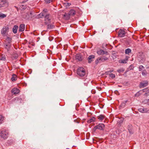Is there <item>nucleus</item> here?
Instances as JSON below:
<instances>
[{
    "label": "nucleus",
    "instance_id": "nucleus-1",
    "mask_svg": "<svg viewBox=\"0 0 149 149\" xmlns=\"http://www.w3.org/2000/svg\"><path fill=\"white\" fill-rule=\"evenodd\" d=\"M38 17L41 18L44 17L45 22L46 24L50 23L52 19V16L48 13L47 10L46 9H44L42 12L38 15Z\"/></svg>",
    "mask_w": 149,
    "mask_h": 149
},
{
    "label": "nucleus",
    "instance_id": "nucleus-2",
    "mask_svg": "<svg viewBox=\"0 0 149 149\" xmlns=\"http://www.w3.org/2000/svg\"><path fill=\"white\" fill-rule=\"evenodd\" d=\"M77 73L80 77H83L86 74L85 70L82 67H79L77 70Z\"/></svg>",
    "mask_w": 149,
    "mask_h": 149
},
{
    "label": "nucleus",
    "instance_id": "nucleus-3",
    "mask_svg": "<svg viewBox=\"0 0 149 149\" xmlns=\"http://www.w3.org/2000/svg\"><path fill=\"white\" fill-rule=\"evenodd\" d=\"M138 59L141 63H143L145 60V57L143 53H139L138 55Z\"/></svg>",
    "mask_w": 149,
    "mask_h": 149
},
{
    "label": "nucleus",
    "instance_id": "nucleus-4",
    "mask_svg": "<svg viewBox=\"0 0 149 149\" xmlns=\"http://www.w3.org/2000/svg\"><path fill=\"white\" fill-rule=\"evenodd\" d=\"M8 135V132L5 130L1 131L0 133V136L4 139H6L7 138Z\"/></svg>",
    "mask_w": 149,
    "mask_h": 149
},
{
    "label": "nucleus",
    "instance_id": "nucleus-5",
    "mask_svg": "<svg viewBox=\"0 0 149 149\" xmlns=\"http://www.w3.org/2000/svg\"><path fill=\"white\" fill-rule=\"evenodd\" d=\"M104 125L103 124L100 123L95 127L94 128V129L95 130L97 129L102 130L104 129Z\"/></svg>",
    "mask_w": 149,
    "mask_h": 149
},
{
    "label": "nucleus",
    "instance_id": "nucleus-6",
    "mask_svg": "<svg viewBox=\"0 0 149 149\" xmlns=\"http://www.w3.org/2000/svg\"><path fill=\"white\" fill-rule=\"evenodd\" d=\"M97 53L99 55H103L104 54H107L108 53L106 51H104L101 49H99L97 51Z\"/></svg>",
    "mask_w": 149,
    "mask_h": 149
},
{
    "label": "nucleus",
    "instance_id": "nucleus-7",
    "mask_svg": "<svg viewBox=\"0 0 149 149\" xmlns=\"http://www.w3.org/2000/svg\"><path fill=\"white\" fill-rule=\"evenodd\" d=\"M31 13L28 12L23 15V17L26 19H29L31 16Z\"/></svg>",
    "mask_w": 149,
    "mask_h": 149
},
{
    "label": "nucleus",
    "instance_id": "nucleus-8",
    "mask_svg": "<svg viewBox=\"0 0 149 149\" xmlns=\"http://www.w3.org/2000/svg\"><path fill=\"white\" fill-rule=\"evenodd\" d=\"M125 32L122 29H120L118 32V35L119 36L122 37L125 36Z\"/></svg>",
    "mask_w": 149,
    "mask_h": 149
},
{
    "label": "nucleus",
    "instance_id": "nucleus-9",
    "mask_svg": "<svg viewBox=\"0 0 149 149\" xmlns=\"http://www.w3.org/2000/svg\"><path fill=\"white\" fill-rule=\"evenodd\" d=\"M8 27H4L2 29L1 31V33L4 36L6 33L8 32Z\"/></svg>",
    "mask_w": 149,
    "mask_h": 149
},
{
    "label": "nucleus",
    "instance_id": "nucleus-10",
    "mask_svg": "<svg viewBox=\"0 0 149 149\" xmlns=\"http://www.w3.org/2000/svg\"><path fill=\"white\" fill-rule=\"evenodd\" d=\"M138 111L141 113H149V109L148 110L147 108H140L138 109Z\"/></svg>",
    "mask_w": 149,
    "mask_h": 149
},
{
    "label": "nucleus",
    "instance_id": "nucleus-11",
    "mask_svg": "<svg viewBox=\"0 0 149 149\" xmlns=\"http://www.w3.org/2000/svg\"><path fill=\"white\" fill-rule=\"evenodd\" d=\"M148 85V81H143L140 83V86L141 87H144Z\"/></svg>",
    "mask_w": 149,
    "mask_h": 149
},
{
    "label": "nucleus",
    "instance_id": "nucleus-12",
    "mask_svg": "<svg viewBox=\"0 0 149 149\" xmlns=\"http://www.w3.org/2000/svg\"><path fill=\"white\" fill-rule=\"evenodd\" d=\"M129 56H126L124 59H123L119 60V62L122 63H126L127 61H128Z\"/></svg>",
    "mask_w": 149,
    "mask_h": 149
},
{
    "label": "nucleus",
    "instance_id": "nucleus-13",
    "mask_svg": "<svg viewBox=\"0 0 149 149\" xmlns=\"http://www.w3.org/2000/svg\"><path fill=\"white\" fill-rule=\"evenodd\" d=\"M0 3H2L5 6L7 7L8 6V2L6 0H0Z\"/></svg>",
    "mask_w": 149,
    "mask_h": 149
},
{
    "label": "nucleus",
    "instance_id": "nucleus-14",
    "mask_svg": "<svg viewBox=\"0 0 149 149\" xmlns=\"http://www.w3.org/2000/svg\"><path fill=\"white\" fill-rule=\"evenodd\" d=\"M19 92V90L17 88H15L12 90V93L14 95L18 94Z\"/></svg>",
    "mask_w": 149,
    "mask_h": 149
},
{
    "label": "nucleus",
    "instance_id": "nucleus-15",
    "mask_svg": "<svg viewBox=\"0 0 149 149\" xmlns=\"http://www.w3.org/2000/svg\"><path fill=\"white\" fill-rule=\"evenodd\" d=\"M95 58V56L94 55H91L89 56L88 58V62L91 63L92 61H93V59Z\"/></svg>",
    "mask_w": 149,
    "mask_h": 149
},
{
    "label": "nucleus",
    "instance_id": "nucleus-16",
    "mask_svg": "<svg viewBox=\"0 0 149 149\" xmlns=\"http://www.w3.org/2000/svg\"><path fill=\"white\" fill-rule=\"evenodd\" d=\"M105 61L102 57H98L97 58L95 61V63L96 64L98 63L99 62H103Z\"/></svg>",
    "mask_w": 149,
    "mask_h": 149
},
{
    "label": "nucleus",
    "instance_id": "nucleus-17",
    "mask_svg": "<svg viewBox=\"0 0 149 149\" xmlns=\"http://www.w3.org/2000/svg\"><path fill=\"white\" fill-rule=\"evenodd\" d=\"M70 17H71L69 14L68 13H65L64 15H63V19L65 20H68L69 19Z\"/></svg>",
    "mask_w": 149,
    "mask_h": 149
},
{
    "label": "nucleus",
    "instance_id": "nucleus-18",
    "mask_svg": "<svg viewBox=\"0 0 149 149\" xmlns=\"http://www.w3.org/2000/svg\"><path fill=\"white\" fill-rule=\"evenodd\" d=\"M25 25L24 24H20L19 27V31L22 32L24 31L25 29Z\"/></svg>",
    "mask_w": 149,
    "mask_h": 149
},
{
    "label": "nucleus",
    "instance_id": "nucleus-19",
    "mask_svg": "<svg viewBox=\"0 0 149 149\" xmlns=\"http://www.w3.org/2000/svg\"><path fill=\"white\" fill-rule=\"evenodd\" d=\"M68 14L70 15V17H71L73 16H74L75 14L76 11L72 9L69 11V12L68 13Z\"/></svg>",
    "mask_w": 149,
    "mask_h": 149
},
{
    "label": "nucleus",
    "instance_id": "nucleus-20",
    "mask_svg": "<svg viewBox=\"0 0 149 149\" xmlns=\"http://www.w3.org/2000/svg\"><path fill=\"white\" fill-rule=\"evenodd\" d=\"M11 45V43L9 42L8 43L6 42V43L5 47V48L7 49V50L8 51L10 49V47Z\"/></svg>",
    "mask_w": 149,
    "mask_h": 149
},
{
    "label": "nucleus",
    "instance_id": "nucleus-21",
    "mask_svg": "<svg viewBox=\"0 0 149 149\" xmlns=\"http://www.w3.org/2000/svg\"><path fill=\"white\" fill-rule=\"evenodd\" d=\"M75 58L79 61H81L82 60L81 55L80 54H77L75 56Z\"/></svg>",
    "mask_w": 149,
    "mask_h": 149
},
{
    "label": "nucleus",
    "instance_id": "nucleus-22",
    "mask_svg": "<svg viewBox=\"0 0 149 149\" xmlns=\"http://www.w3.org/2000/svg\"><path fill=\"white\" fill-rule=\"evenodd\" d=\"M105 117L104 115L101 114L97 116V118L99 120L102 121L105 118Z\"/></svg>",
    "mask_w": 149,
    "mask_h": 149
},
{
    "label": "nucleus",
    "instance_id": "nucleus-23",
    "mask_svg": "<svg viewBox=\"0 0 149 149\" xmlns=\"http://www.w3.org/2000/svg\"><path fill=\"white\" fill-rule=\"evenodd\" d=\"M18 26L17 25H15L13 28V31L14 33H17V29H18Z\"/></svg>",
    "mask_w": 149,
    "mask_h": 149
},
{
    "label": "nucleus",
    "instance_id": "nucleus-24",
    "mask_svg": "<svg viewBox=\"0 0 149 149\" xmlns=\"http://www.w3.org/2000/svg\"><path fill=\"white\" fill-rule=\"evenodd\" d=\"M142 103L149 106V99H145L142 101Z\"/></svg>",
    "mask_w": 149,
    "mask_h": 149
},
{
    "label": "nucleus",
    "instance_id": "nucleus-25",
    "mask_svg": "<svg viewBox=\"0 0 149 149\" xmlns=\"http://www.w3.org/2000/svg\"><path fill=\"white\" fill-rule=\"evenodd\" d=\"M95 120V118L94 117H93L91 118L88 120L87 121L88 123H91L94 122Z\"/></svg>",
    "mask_w": 149,
    "mask_h": 149
},
{
    "label": "nucleus",
    "instance_id": "nucleus-26",
    "mask_svg": "<svg viewBox=\"0 0 149 149\" xmlns=\"http://www.w3.org/2000/svg\"><path fill=\"white\" fill-rule=\"evenodd\" d=\"M131 52V50L130 49L128 48L126 49L125 51V54H129V53H130Z\"/></svg>",
    "mask_w": 149,
    "mask_h": 149
},
{
    "label": "nucleus",
    "instance_id": "nucleus-27",
    "mask_svg": "<svg viewBox=\"0 0 149 149\" xmlns=\"http://www.w3.org/2000/svg\"><path fill=\"white\" fill-rule=\"evenodd\" d=\"M54 27V26L53 24H48L47 25V29H52Z\"/></svg>",
    "mask_w": 149,
    "mask_h": 149
},
{
    "label": "nucleus",
    "instance_id": "nucleus-28",
    "mask_svg": "<svg viewBox=\"0 0 149 149\" xmlns=\"http://www.w3.org/2000/svg\"><path fill=\"white\" fill-rule=\"evenodd\" d=\"M6 59V56L4 55H0V60L5 61Z\"/></svg>",
    "mask_w": 149,
    "mask_h": 149
},
{
    "label": "nucleus",
    "instance_id": "nucleus-29",
    "mask_svg": "<svg viewBox=\"0 0 149 149\" xmlns=\"http://www.w3.org/2000/svg\"><path fill=\"white\" fill-rule=\"evenodd\" d=\"M127 102V100H125L123 101L121 104L120 105V107L122 108L124 107L125 106V105L126 104V103Z\"/></svg>",
    "mask_w": 149,
    "mask_h": 149
},
{
    "label": "nucleus",
    "instance_id": "nucleus-30",
    "mask_svg": "<svg viewBox=\"0 0 149 149\" xmlns=\"http://www.w3.org/2000/svg\"><path fill=\"white\" fill-rule=\"evenodd\" d=\"M11 79L12 81H14L16 80V75L15 74H13L12 75V77L11 78Z\"/></svg>",
    "mask_w": 149,
    "mask_h": 149
},
{
    "label": "nucleus",
    "instance_id": "nucleus-31",
    "mask_svg": "<svg viewBox=\"0 0 149 149\" xmlns=\"http://www.w3.org/2000/svg\"><path fill=\"white\" fill-rule=\"evenodd\" d=\"M125 71V69L123 68H121L120 69H118L117 70V71L119 73L123 72Z\"/></svg>",
    "mask_w": 149,
    "mask_h": 149
},
{
    "label": "nucleus",
    "instance_id": "nucleus-32",
    "mask_svg": "<svg viewBox=\"0 0 149 149\" xmlns=\"http://www.w3.org/2000/svg\"><path fill=\"white\" fill-rule=\"evenodd\" d=\"M6 40L7 42H10L11 43V38L9 37H7L6 39Z\"/></svg>",
    "mask_w": 149,
    "mask_h": 149
},
{
    "label": "nucleus",
    "instance_id": "nucleus-33",
    "mask_svg": "<svg viewBox=\"0 0 149 149\" xmlns=\"http://www.w3.org/2000/svg\"><path fill=\"white\" fill-rule=\"evenodd\" d=\"M144 67L142 65H140L139 67V70L140 71H142L144 70Z\"/></svg>",
    "mask_w": 149,
    "mask_h": 149
},
{
    "label": "nucleus",
    "instance_id": "nucleus-34",
    "mask_svg": "<svg viewBox=\"0 0 149 149\" xmlns=\"http://www.w3.org/2000/svg\"><path fill=\"white\" fill-rule=\"evenodd\" d=\"M4 119V117L1 115H0V123H2Z\"/></svg>",
    "mask_w": 149,
    "mask_h": 149
},
{
    "label": "nucleus",
    "instance_id": "nucleus-35",
    "mask_svg": "<svg viewBox=\"0 0 149 149\" xmlns=\"http://www.w3.org/2000/svg\"><path fill=\"white\" fill-rule=\"evenodd\" d=\"M54 1L55 0H45V1L47 3H49Z\"/></svg>",
    "mask_w": 149,
    "mask_h": 149
},
{
    "label": "nucleus",
    "instance_id": "nucleus-36",
    "mask_svg": "<svg viewBox=\"0 0 149 149\" xmlns=\"http://www.w3.org/2000/svg\"><path fill=\"white\" fill-rule=\"evenodd\" d=\"M6 17V15L3 14H0V18H3Z\"/></svg>",
    "mask_w": 149,
    "mask_h": 149
},
{
    "label": "nucleus",
    "instance_id": "nucleus-37",
    "mask_svg": "<svg viewBox=\"0 0 149 149\" xmlns=\"http://www.w3.org/2000/svg\"><path fill=\"white\" fill-rule=\"evenodd\" d=\"M142 72V74L143 76H145L147 74V72L145 70H143Z\"/></svg>",
    "mask_w": 149,
    "mask_h": 149
},
{
    "label": "nucleus",
    "instance_id": "nucleus-38",
    "mask_svg": "<svg viewBox=\"0 0 149 149\" xmlns=\"http://www.w3.org/2000/svg\"><path fill=\"white\" fill-rule=\"evenodd\" d=\"M109 76L112 79L114 78L115 77V74L113 73L110 74H109Z\"/></svg>",
    "mask_w": 149,
    "mask_h": 149
},
{
    "label": "nucleus",
    "instance_id": "nucleus-39",
    "mask_svg": "<svg viewBox=\"0 0 149 149\" xmlns=\"http://www.w3.org/2000/svg\"><path fill=\"white\" fill-rule=\"evenodd\" d=\"M15 100H20V102H21V100H22V99L20 98H19V97H16L14 98Z\"/></svg>",
    "mask_w": 149,
    "mask_h": 149
},
{
    "label": "nucleus",
    "instance_id": "nucleus-40",
    "mask_svg": "<svg viewBox=\"0 0 149 149\" xmlns=\"http://www.w3.org/2000/svg\"><path fill=\"white\" fill-rule=\"evenodd\" d=\"M102 57L103 58V59H104V60L105 61H107V60H108V58L107 57Z\"/></svg>",
    "mask_w": 149,
    "mask_h": 149
},
{
    "label": "nucleus",
    "instance_id": "nucleus-41",
    "mask_svg": "<svg viewBox=\"0 0 149 149\" xmlns=\"http://www.w3.org/2000/svg\"><path fill=\"white\" fill-rule=\"evenodd\" d=\"M148 90V93H149V89H144L143 90V92H145V91H146V90Z\"/></svg>",
    "mask_w": 149,
    "mask_h": 149
},
{
    "label": "nucleus",
    "instance_id": "nucleus-42",
    "mask_svg": "<svg viewBox=\"0 0 149 149\" xmlns=\"http://www.w3.org/2000/svg\"><path fill=\"white\" fill-rule=\"evenodd\" d=\"M6 7L5 6L2 4V3H0V8L2 7Z\"/></svg>",
    "mask_w": 149,
    "mask_h": 149
},
{
    "label": "nucleus",
    "instance_id": "nucleus-43",
    "mask_svg": "<svg viewBox=\"0 0 149 149\" xmlns=\"http://www.w3.org/2000/svg\"><path fill=\"white\" fill-rule=\"evenodd\" d=\"M139 95V92H138L136 94L135 96H138Z\"/></svg>",
    "mask_w": 149,
    "mask_h": 149
},
{
    "label": "nucleus",
    "instance_id": "nucleus-44",
    "mask_svg": "<svg viewBox=\"0 0 149 149\" xmlns=\"http://www.w3.org/2000/svg\"><path fill=\"white\" fill-rule=\"evenodd\" d=\"M17 58V56H15V58Z\"/></svg>",
    "mask_w": 149,
    "mask_h": 149
},
{
    "label": "nucleus",
    "instance_id": "nucleus-45",
    "mask_svg": "<svg viewBox=\"0 0 149 149\" xmlns=\"http://www.w3.org/2000/svg\"><path fill=\"white\" fill-rule=\"evenodd\" d=\"M28 1V0H24V1H23V2H26Z\"/></svg>",
    "mask_w": 149,
    "mask_h": 149
},
{
    "label": "nucleus",
    "instance_id": "nucleus-46",
    "mask_svg": "<svg viewBox=\"0 0 149 149\" xmlns=\"http://www.w3.org/2000/svg\"><path fill=\"white\" fill-rule=\"evenodd\" d=\"M132 65H130V67L132 68Z\"/></svg>",
    "mask_w": 149,
    "mask_h": 149
}]
</instances>
